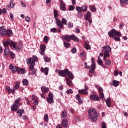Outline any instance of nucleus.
Returning <instances> with one entry per match:
<instances>
[{
    "label": "nucleus",
    "instance_id": "obj_48",
    "mask_svg": "<svg viewBox=\"0 0 128 128\" xmlns=\"http://www.w3.org/2000/svg\"><path fill=\"white\" fill-rule=\"evenodd\" d=\"M105 64L106 66H110V64H112V61H110V60H106V61Z\"/></svg>",
    "mask_w": 128,
    "mask_h": 128
},
{
    "label": "nucleus",
    "instance_id": "obj_7",
    "mask_svg": "<svg viewBox=\"0 0 128 128\" xmlns=\"http://www.w3.org/2000/svg\"><path fill=\"white\" fill-rule=\"evenodd\" d=\"M47 102L48 104H53L54 102V94L52 92H49L48 97L47 98Z\"/></svg>",
    "mask_w": 128,
    "mask_h": 128
},
{
    "label": "nucleus",
    "instance_id": "obj_45",
    "mask_svg": "<svg viewBox=\"0 0 128 128\" xmlns=\"http://www.w3.org/2000/svg\"><path fill=\"white\" fill-rule=\"evenodd\" d=\"M99 96H100V98L104 100V92H100Z\"/></svg>",
    "mask_w": 128,
    "mask_h": 128
},
{
    "label": "nucleus",
    "instance_id": "obj_25",
    "mask_svg": "<svg viewBox=\"0 0 128 128\" xmlns=\"http://www.w3.org/2000/svg\"><path fill=\"white\" fill-rule=\"evenodd\" d=\"M29 70L32 72L31 74H36V70H34V66H30Z\"/></svg>",
    "mask_w": 128,
    "mask_h": 128
},
{
    "label": "nucleus",
    "instance_id": "obj_51",
    "mask_svg": "<svg viewBox=\"0 0 128 128\" xmlns=\"http://www.w3.org/2000/svg\"><path fill=\"white\" fill-rule=\"evenodd\" d=\"M68 94H72V89H69L66 92Z\"/></svg>",
    "mask_w": 128,
    "mask_h": 128
},
{
    "label": "nucleus",
    "instance_id": "obj_49",
    "mask_svg": "<svg viewBox=\"0 0 128 128\" xmlns=\"http://www.w3.org/2000/svg\"><path fill=\"white\" fill-rule=\"evenodd\" d=\"M58 30L56 28H54L50 29V32H56Z\"/></svg>",
    "mask_w": 128,
    "mask_h": 128
},
{
    "label": "nucleus",
    "instance_id": "obj_56",
    "mask_svg": "<svg viewBox=\"0 0 128 128\" xmlns=\"http://www.w3.org/2000/svg\"><path fill=\"white\" fill-rule=\"evenodd\" d=\"M102 128H106V122H102Z\"/></svg>",
    "mask_w": 128,
    "mask_h": 128
},
{
    "label": "nucleus",
    "instance_id": "obj_35",
    "mask_svg": "<svg viewBox=\"0 0 128 128\" xmlns=\"http://www.w3.org/2000/svg\"><path fill=\"white\" fill-rule=\"evenodd\" d=\"M80 9L81 12H86V10H88V6H84L82 7H80Z\"/></svg>",
    "mask_w": 128,
    "mask_h": 128
},
{
    "label": "nucleus",
    "instance_id": "obj_58",
    "mask_svg": "<svg viewBox=\"0 0 128 128\" xmlns=\"http://www.w3.org/2000/svg\"><path fill=\"white\" fill-rule=\"evenodd\" d=\"M20 72H21V74H24L26 72V71L24 69V68H20Z\"/></svg>",
    "mask_w": 128,
    "mask_h": 128
},
{
    "label": "nucleus",
    "instance_id": "obj_9",
    "mask_svg": "<svg viewBox=\"0 0 128 128\" xmlns=\"http://www.w3.org/2000/svg\"><path fill=\"white\" fill-rule=\"evenodd\" d=\"M76 10L78 11L77 16L79 18H82V16H84V14H82V11L80 10V6H77L76 7Z\"/></svg>",
    "mask_w": 128,
    "mask_h": 128
},
{
    "label": "nucleus",
    "instance_id": "obj_23",
    "mask_svg": "<svg viewBox=\"0 0 128 128\" xmlns=\"http://www.w3.org/2000/svg\"><path fill=\"white\" fill-rule=\"evenodd\" d=\"M92 16V13L90 12H88L86 14L84 15V18L86 20H88V19Z\"/></svg>",
    "mask_w": 128,
    "mask_h": 128
},
{
    "label": "nucleus",
    "instance_id": "obj_10",
    "mask_svg": "<svg viewBox=\"0 0 128 128\" xmlns=\"http://www.w3.org/2000/svg\"><path fill=\"white\" fill-rule=\"evenodd\" d=\"M66 72H68V69L64 70H60L58 71V74L60 76H66Z\"/></svg>",
    "mask_w": 128,
    "mask_h": 128
},
{
    "label": "nucleus",
    "instance_id": "obj_12",
    "mask_svg": "<svg viewBox=\"0 0 128 128\" xmlns=\"http://www.w3.org/2000/svg\"><path fill=\"white\" fill-rule=\"evenodd\" d=\"M45 50H46V45L44 44L40 45V52L42 56H44Z\"/></svg>",
    "mask_w": 128,
    "mask_h": 128
},
{
    "label": "nucleus",
    "instance_id": "obj_53",
    "mask_svg": "<svg viewBox=\"0 0 128 128\" xmlns=\"http://www.w3.org/2000/svg\"><path fill=\"white\" fill-rule=\"evenodd\" d=\"M121 4H128V0H120Z\"/></svg>",
    "mask_w": 128,
    "mask_h": 128
},
{
    "label": "nucleus",
    "instance_id": "obj_47",
    "mask_svg": "<svg viewBox=\"0 0 128 128\" xmlns=\"http://www.w3.org/2000/svg\"><path fill=\"white\" fill-rule=\"evenodd\" d=\"M74 26V24L72 23H71L70 22H68V28H72Z\"/></svg>",
    "mask_w": 128,
    "mask_h": 128
},
{
    "label": "nucleus",
    "instance_id": "obj_55",
    "mask_svg": "<svg viewBox=\"0 0 128 128\" xmlns=\"http://www.w3.org/2000/svg\"><path fill=\"white\" fill-rule=\"evenodd\" d=\"M72 40H74V42H78V38H76V35H74V38H72Z\"/></svg>",
    "mask_w": 128,
    "mask_h": 128
},
{
    "label": "nucleus",
    "instance_id": "obj_29",
    "mask_svg": "<svg viewBox=\"0 0 128 128\" xmlns=\"http://www.w3.org/2000/svg\"><path fill=\"white\" fill-rule=\"evenodd\" d=\"M22 98H18L16 100H14V104L20 106V102Z\"/></svg>",
    "mask_w": 128,
    "mask_h": 128
},
{
    "label": "nucleus",
    "instance_id": "obj_1",
    "mask_svg": "<svg viewBox=\"0 0 128 128\" xmlns=\"http://www.w3.org/2000/svg\"><path fill=\"white\" fill-rule=\"evenodd\" d=\"M54 18L56 20V24L58 26V32H62L61 30H62V28H64V25L62 22V20L58 18V10H54Z\"/></svg>",
    "mask_w": 128,
    "mask_h": 128
},
{
    "label": "nucleus",
    "instance_id": "obj_60",
    "mask_svg": "<svg viewBox=\"0 0 128 128\" xmlns=\"http://www.w3.org/2000/svg\"><path fill=\"white\" fill-rule=\"evenodd\" d=\"M25 20H26V22H30V18L28 16H26L25 18Z\"/></svg>",
    "mask_w": 128,
    "mask_h": 128
},
{
    "label": "nucleus",
    "instance_id": "obj_40",
    "mask_svg": "<svg viewBox=\"0 0 128 128\" xmlns=\"http://www.w3.org/2000/svg\"><path fill=\"white\" fill-rule=\"evenodd\" d=\"M44 122H48V114H46L45 115H44Z\"/></svg>",
    "mask_w": 128,
    "mask_h": 128
},
{
    "label": "nucleus",
    "instance_id": "obj_64",
    "mask_svg": "<svg viewBox=\"0 0 128 128\" xmlns=\"http://www.w3.org/2000/svg\"><path fill=\"white\" fill-rule=\"evenodd\" d=\"M10 16L11 20H14V14H12V13H10Z\"/></svg>",
    "mask_w": 128,
    "mask_h": 128
},
{
    "label": "nucleus",
    "instance_id": "obj_16",
    "mask_svg": "<svg viewBox=\"0 0 128 128\" xmlns=\"http://www.w3.org/2000/svg\"><path fill=\"white\" fill-rule=\"evenodd\" d=\"M18 106H20L18 105L13 104L11 106V110L12 112H16L18 110Z\"/></svg>",
    "mask_w": 128,
    "mask_h": 128
},
{
    "label": "nucleus",
    "instance_id": "obj_46",
    "mask_svg": "<svg viewBox=\"0 0 128 128\" xmlns=\"http://www.w3.org/2000/svg\"><path fill=\"white\" fill-rule=\"evenodd\" d=\"M104 56H107L108 58H110V52H108L104 51Z\"/></svg>",
    "mask_w": 128,
    "mask_h": 128
},
{
    "label": "nucleus",
    "instance_id": "obj_63",
    "mask_svg": "<svg viewBox=\"0 0 128 128\" xmlns=\"http://www.w3.org/2000/svg\"><path fill=\"white\" fill-rule=\"evenodd\" d=\"M2 12L4 14H6V8H3V10H2Z\"/></svg>",
    "mask_w": 128,
    "mask_h": 128
},
{
    "label": "nucleus",
    "instance_id": "obj_33",
    "mask_svg": "<svg viewBox=\"0 0 128 128\" xmlns=\"http://www.w3.org/2000/svg\"><path fill=\"white\" fill-rule=\"evenodd\" d=\"M106 106H108V108H110V98H108L106 100Z\"/></svg>",
    "mask_w": 128,
    "mask_h": 128
},
{
    "label": "nucleus",
    "instance_id": "obj_32",
    "mask_svg": "<svg viewBox=\"0 0 128 128\" xmlns=\"http://www.w3.org/2000/svg\"><path fill=\"white\" fill-rule=\"evenodd\" d=\"M68 114V112L66 110H64L62 112V118H66V115Z\"/></svg>",
    "mask_w": 128,
    "mask_h": 128
},
{
    "label": "nucleus",
    "instance_id": "obj_20",
    "mask_svg": "<svg viewBox=\"0 0 128 128\" xmlns=\"http://www.w3.org/2000/svg\"><path fill=\"white\" fill-rule=\"evenodd\" d=\"M78 94H85L86 95L88 94V90H86V89H82V90H78Z\"/></svg>",
    "mask_w": 128,
    "mask_h": 128
},
{
    "label": "nucleus",
    "instance_id": "obj_59",
    "mask_svg": "<svg viewBox=\"0 0 128 128\" xmlns=\"http://www.w3.org/2000/svg\"><path fill=\"white\" fill-rule=\"evenodd\" d=\"M84 66L85 68H90V66H88V63L86 62H84Z\"/></svg>",
    "mask_w": 128,
    "mask_h": 128
},
{
    "label": "nucleus",
    "instance_id": "obj_57",
    "mask_svg": "<svg viewBox=\"0 0 128 128\" xmlns=\"http://www.w3.org/2000/svg\"><path fill=\"white\" fill-rule=\"evenodd\" d=\"M114 76H118V70H114Z\"/></svg>",
    "mask_w": 128,
    "mask_h": 128
},
{
    "label": "nucleus",
    "instance_id": "obj_13",
    "mask_svg": "<svg viewBox=\"0 0 128 128\" xmlns=\"http://www.w3.org/2000/svg\"><path fill=\"white\" fill-rule=\"evenodd\" d=\"M16 72L18 74H20V67H16V66H14L12 72V74H16Z\"/></svg>",
    "mask_w": 128,
    "mask_h": 128
},
{
    "label": "nucleus",
    "instance_id": "obj_62",
    "mask_svg": "<svg viewBox=\"0 0 128 128\" xmlns=\"http://www.w3.org/2000/svg\"><path fill=\"white\" fill-rule=\"evenodd\" d=\"M98 92H104L102 88H99L98 89Z\"/></svg>",
    "mask_w": 128,
    "mask_h": 128
},
{
    "label": "nucleus",
    "instance_id": "obj_27",
    "mask_svg": "<svg viewBox=\"0 0 128 128\" xmlns=\"http://www.w3.org/2000/svg\"><path fill=\"white\" fill-rule=\"evenodd\" d=\"M95 68H96V64H94V63L92 64L90 66V74L94 73V72L96 70Z\"/></svg>",
    "mask_w": 128,
    "mask_h": 128
},
{
    "label": "nucleus",
    "instance_id": "obj_43",
    "mask_svg": "<svg viewBox=\"0 0 128 128\" xmlns=\"http://www.w3.org/2000/svg\"><path fill=\"white\" fill-rule=\"evenodd\" d=\"M50 40V38L48 36H45L44 38V42L45 44H48V42Z\"/></svg>",
    "mask_w": 128,
    "mask_h": 128
},
{
    "label": "nucleus",
    "instance_id": "obj_15",
    "mask_svg": "<svg viewBox=\"0 0 128 128\" xmlns=\"http://www.w3.org/2000/svg\"><path fill=\"white\" fill-rule=\"evenodd\" d=\"M66 4L64 2L63 0H60V8L61 10H66Z\"/></svg>",
    "mask_w": 128,
    "mask_h": 128
},
{
    "label": "nucleus",
    "instance_id": "obj_50",
    "mask_svg": "<svg viewBox=\"0 0 128 128\" xmlns=\"http://www.w3.org/2000/svg\"><path fill=\"white\" fill-rule=\"evenodd\" d=\"M71 52L72 54H76V48H74L71 50Z\"/></svg>",
    "mask_w": 128,
    "mask_h": 128
},
{
    "label": "nucleus",
    "instance_id": "obj_26",
    "mask_svg": "<svg viewBox=\"0 0 128 128\" xmlns=\"http://www.w3.org/2000/svg\"><path fill=\"white\" fill-rule=\"evenodd\" d=\"M66 80L67 86H71L72 84V80H70L68 77L66 78Z\"/></svg>",
    "mask_w": 128,
    "mask_h": 128
},
{
    "label": "nucleus",
    "instance_id": "obj_6",
    "mask_svg": "<svg viewBox=\"0 0 128 128\" xmlns=\"http://www.w3.org/2000/svg\"><path fill=\"white\" fill-rule=\"evenodd\" d=\"M74 34H73V35L66 34L62 36V40H66V42H70V40H72V38H74Z\"/></svg>",
    "mask_w": 128,
    "mask_h": 128
},
{
    "label": "nucleus",
    "instance_id": "obj_2",
    "mask_svg": "<svg viewBox=\"0 0 128 128\" xmlns=\"http://www.w3.org/2000/svg\"><path fill=\"white\" fill-rule=\"evenodd\" d=\"M108 34L110 38H113L114 40L117 42L120 41V38L116 36H121L122 34L120 32L116 30V29H112L108 32Z\"/></svg>",
    "mask_w": 128,
    "mask_h": 128
},
{
    "label": "nucleus",
    "instance_id": "obj_8",
    "mask_svg": "<svg viewBox=\"0 0 128 128\" xmlns=\"http://www.w3.org/2000/svg\"><path fill=\"white\" fill-rule=\"evenodd\" d=\"M26 63L28 64H30V66H36V61L34 60V58H30L26 60Z\"/></svg>",
    "mask_w": 128,
    "mask_h": 128
},
{
    "label": "nucleus",
    "instance_id": "obj_4",
    "mask_svg": "<svg viewBox=\"0 0 128 128\" xmlns=\"http://www.w3.org/2000/svg\"><path fill=\"white\" fill-rule=\"evenodd\" d=\"M13 33L12 31L10 30H6L2 27L0 28V36H12Z\"/></svg>",
    "mask_w": 128,
    "mask_h": 128
},
{
    "label": "nucleus",
    "instance_id": "obj_38",
    "mask_svg": "<svg viewBox=\"0 0 128 128\" xmlns=\"http://www.w3.org/2000/svg\"><path fill=\"white\" fill-rule=\"evenodd\" d=\"M98 63L100 66H102V60L100 58V56H98Z\"/></svg>",
    "mask_w": 128,
    "mask_h": 128
},
{
    "label": "nucleus",
    "instance_id": "obj_44",
    "mask_svg": "<svg viewBox=\"0 0 128 128\" xmlns=\"http://www.w3.org/2000/svg\"><path fill=\"white\" fill-rule=\"evenodd\" d=\"M62 24H63V26H64V24H66L67 22H68V21L66 20L64 18H62ZM63 28H64V26H63Z\"/></svg>",
    "mask_w": 128,
    "mask_h": 128
},
{
    "label": "nucleus",
    "instance_id": "obj_39",
    "mask_svg": "<svg viewBox=\"0 0 128 128\" xmlns=\"http://www.w3.org/2000/svg\"><path fill=\"white\" fill-rule=\"evenodd\" d=\"M44 58L45 62H50V58L48 56H44Z\"/></svg>",
    "mask_w": 128,
    "mask_h": 128
},
{
    "label": "nucleus",
    "instance_id": "obj_11",
    "mask_svg": "<svg viewBox=\"0 0 128 128\" xmlns=\"http://www.w3.org/2000/svg\"><path fill=\"white\" fill-rule=\"evenodd\" d=\"M90 100H94L95 102H98L100 100V97L96 94H91L90 96Z\"/></svg>",
    "mask_w": 128,
    "mask_h": 128
},
{
    "label": "nucleus",
    "instance_id": "obj_3",
    "mask_svg": "<svg viewBox=\"0 0 128 128\" xmlns=\"http://www.w3.org/2000/svg\"><path fill=\"white\" fill-rule=\"evenodd\" d=\"M88 118H90L92 122H95L98 120L96 118H98L100 116V114L96 112V110L94 108H90L88 110Z\"/></svg>",
    "mask_w": 128,
    "mask_h": 128
},
{
    "label": "nucleus",
    "instance_id": "obj_31",
    "mask_svg": "<svg viewBox=\"0 0 128 128\" xmlns=\"http://www.w3.org/2000/svg\"><path fill=\"white\" fill-rule=\"evenodd\" d=\"M20 82H16L15 86H14V90H18V88H20Z\"/></svg>",
    "mask_w": 128,
    "mask_h": 128
},
{
    "label": "nucleus",
    "instance_id": "obj_18",
    "mask_svg": "<svg viewBox=\"0 0 128 128\" xmlns=\"http://www.w3.org/2000/svg\"><path fill=\"white\" fill-rule=\"evenodd\" d=\"M40 71L42 72H44V74L46 76H48V68H42V67L40 68Z\"/></svg>",
    "mask_w": 128,
    "mask_h": 128
},
{
    "label": "nucleus",
    "instance_id": "obj_37",
    "mask_svg": "<svg viewBox=\"0 0 128 128\" xmlns=\"http://www.w3.org/2000/svg\"><path fill=\"white\" fill-rule=\"evenodd\" d=\"M119 85H120V82L116 80H113V86H114L116 87Z\"/></svg>",
    "mask_w": 128,
    "mask_h": 128
},
{
    "label": "nucleus",
    "instance_id": "obj_36",
    "mask_svg": "<svg viewBox=\"0 0 128 128\" xmlns=\"http://www.w3.org/2000/svg\"><path fill=\"white\" fill-rule=\"evenodd\" d=\"M64 48H68L70 46V43L66 42V41H64Z\"/></svg>",
    "mask_w": 128,
    "mask_h": 128
},
{
    "label": "nucleus",
    "instance_id": "obj_54",
    "mask_svg": "<svg viewBox=\"0 0 128 128\" xmlns=\"http://www.w3.org/2000/svg\"><path fill=\"white\" fill-rule=\"evenodd\" d=\"M10 56L13 60L14 58V56H16V54H14L12 52H10Z\"/></svg>",
    "mask_w": 128,
    "mask_h": 128
},
{
    "label": "nucleus",
    "instance_id": "obj_34",
    "mask_svg": "<svg viewBox=\"0 0 128 128\" xmlns=\"http://www.w3.org/2000/svg\"><path fill=\"white\" fill-rule=\"evenodd\" d=\"M84 48L86 50H90L91 48L90 45L86 42L84 43Z\"/></svg>",
    "mask_w": 128,
    "mask_h": 128
},
{
    "label": "nucleus",
    "instance_id": "obj_30",
    "mask_svg": "<svg viewBox=\"0 0 128 128\" xmlns=\"http://www.w3.org/2000/svg\"><path fill=\"white\" fill-rule=\"evenodd\" d=\"M24 113V109H20L18 110L17 114L19 116H22V114Z\"/></svg>",
    "mask_w": 128,
    "mask_h": 128
},
{
    "label": "nucleus",
    "instance_id": "obj_28",
    "mask_svg": "<svg viewBox=\"0 0 128 128\" xmlns=\"http://www.w3.org/2000/svg\"><path fill=\"white\" fill-rule=\"evenodd\" d=\"M102 48H104L105 50L104 52H110L112 51V48H110V46H103Z\"/></svg>",
    "mask_w": 128,
    "mask_h": 128
},
{
    "label": "nucleus",
    "instance_id": "obj_42",
    "mask_svg": "<svg viewBox=\"0 0 128 128\" xmlns=\"http://www.w3.org/2000/svg\"><path fill=\"white\" fill-rule=\"evenodd\" d=\"M24 86H28V81L26 79H24L22 80Z\"/></svg>",
    "mask_w": 128,
    "mask_h": 128
},
{
    "label": "nucleus",
    "instance_id": "obj_14",
    "mask_svg": "<svg viewBox=\"0 0 128 128\" xmlns=\"http://www.w3.org/2000/svg\"><path fill=\"white\" fill-rule=\"evenodd\" d=\"M62 126L63 128H66L68 126V121L66 119H63L62 120Z\"/></svg>",
    "mask_w": 128,
    "mask_h": 128
},
{
    "label": "nucleus",
    "instance_id": "obj_19",
    "mask_svg": "<svg viewBox=\"0 0 128 128\" xmlns=\"http://www.w3.org/2000/svg\"><path fill=\"white\" fill-rule=\"evenodd\" d=\"M76 100H78V104H82L83 101L82 98H80V94H77L76 96Z\"/></svg>",
    "mask_w": 128,
    "mask_h": 128
},
{
    "label": "nucleus",
    "instance_id": "obj_5",
    "mask_svg": "<svg viewBox=\"0 0 128 128\" xmlns=\"http://www.w3.org/2000/svg\"><path fill=\"white\" fill-rule=\"evenodd\" d=\"M12 46L14 48H16V43L14 42L12 40H10L8 39L6 41H4L3 42V46L4 48H8V45Z\"/></svg>",
    "mask_w": 128,
    "mask_h": 128
},
{
    "label": "nucleus",
    "instance_id": "obj_61",
    "mask_svg": "<svg viewBox=\"0 0 128 128\" xmlns=\"http://www.w3.org/2000/svg\"><path fill=\"white\" fill-rule=\"evenodd\" d=\"M16 50H17V52H20V46H18L17 47H16Z\"/></svg>",
    "mask_w": 128,
    "mask_h": 128
},
{
    "label": "nucleus",
    "instance_id": "obj_24",
    "mask_svg": "<svg viewBox=\"0 0 128 128\" xmlns=\"http://www.w3.org/2000/svg\"><path fill=\"white\" fill-rule=\"evenodd\" d=\"M10 48H6L4 50V56L6 58H8V54H10Z\"/></svg>",
    "mask_w": 128,
    "mask_h": 128
},
{
    "label": "nucleus",
    "instance_id": "obj_22",
    "mask_svg": "<svg viewBox=\"0 0 128 128\" xmlns=\"http://www.w3.org/2000/svg\"><path fill=\"white\" fill-rule=\"evenodd\" d=\"M41 90L42 94H46V92L50 90V89L44 86H43L41 87Z\"/></svg>",
    "mask_w": 128,
    "mask_h": 128
},
{
    "label": "nucleus",
    "instance_id": "obj_17",
    "mask_svg": "<svg viewBox=\"0 0 128 128\" xmlns=\"http://www.w3.org/2000/svg\"><path fill=\"white\" fill-rule=\"evenodd\" d=\"M66 76H68V78L70 80H72L74 78V74H72V72L70 71L68 69L67 72H66Z\"/></svg>",
    "mask_w": 128,
    "mask_h": 128
},
{
    "label": "nucleus",
    "instance_id": "obj_52",
    "mask_svg": "<svg viewBox=\"0 0 128 128\" xmlns=\"http://www.w3.org/2000/svg\"><path fill=\"white\" fill-rule=\"evenodd\" d=\"M74 6H70L68 10H74Z\"/></svg>",
    "mask_w": 128,
    "mask_h": 128
},
{
    "label": "nucleus",
    "instance_id": "obj_21",
    "mask_svg": "<svg viewBox=\"0 0 128 128\" xmlns=\"http://www.w3.org/2000/svg\"><path fill=\"white\" fill-rule=\"evenodd\" d=\"M6 90L8 92V94H14V92H16V91L14 89H12L9 86H6Z\"/></svg>",
    "mask_w": 128,
    "mask_h": 128
},
{
    "label": "nucleus",
    "instance_id": "obj_41",
    "mask_svg": "<svg viewBox=\"0 0 128 128\" xmlns=\"http://www.w3.org/2000/svg\"><path fill=\"white\" fill-rule=\"evenodd\" d=\"M90 10L91 12H94L96 11V8L95 6H90Z\"/></svg>",
    "mask_w": 128,
    "mask_h": 128
}]
</instances>
